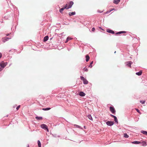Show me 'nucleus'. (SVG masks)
<instances>
[{"mask_svg":"<svg viewBox=\"0 0 147 147\" xmlns=\"http://www.w3.org/2000/svg\"><path fill=\"white\" fill-rule=\"evenodd\" d=\"M80 79L81 80L83 81V82L84 84H87L88 83V81L86 80V79H85L82 76H81L80 77Z\"/></svg>","mask_w":147,"mask_h":147,"instance_id":"f257e3e1","label":"nucleus"},{"mask_svg":"<svg viewBox=\"0 0 147 147\" xmlns=\"http://www.w3.org/2000/svg\"><path fill=\"white\" fill-rule=\"evenodd\" d=\"M110 111L113 114H115V110L114 108L112 107H110Z\"/></svg>","mask_w":147,"mask_h":147,"instance_id":"f03ea898","label":"nucleus"},{"mask_svg":"<svg viewBox=\"0 0 147 147\" xmlns=\"http://www.w3.org/2000/svg\"><path fill=\"white\" fill-rule=\"evenodd\" d=\"M7 63L2 62L0 63V65L3 68H4L7 65Z\"/></svg>","mask_w":147,"mask_h":147,"instance_id":"7ed1b4c3","label":"nucleus"},{"mask_svg":"<svg viewBox=\"0 0 147 147\" xmlns=\"http://www.w3.org/2000/svg\"><path fill=\"white\" fill-rule=\"evenodd\" d=\"M109 126H111L113 125L114 122L111 121H108L106 123Z\"/></svg>","mask_w":147,"mask_h":147,"instance_id":"20e7f679","label":"nucleus"},{"mask_svg":"<svg viewBox=\"0 0 147 147\" xmlns=\"http://www.w3.org/2000/svg\"><path fill=\"white\" fill-rule=\"evenodd\" d=\"M41 127L42 128L45 129H47V128H48L47 126L45 124H41Z\"/></svg>","mask_w":147,"mask_h":147,"instance_id":"39448f33","label":"nucleus"},{"mask_svg":"<svg viewBox=\"0 0 147 147\" xmlns=\"http://www.w3.org/2000/svg\"><path fill=\"white\" fill-rule=\"evenodd\" d=\"M107 32H108L112 34H114L115 33V32L114 31L110 30V29H107Z\"/></svg>","mask_w":147,"mask_h":147,"instance_id":"423d86ee","label":"nucleus"},{"mask_svg":"<svg viewBox=\"0 0 147 147\" xmlns=\"http://www.w3.org/2000/svg\"><path fill=\"white\" fill-rule=\"evenodd\" d=\"M9 39V38L8 37H5L3 38L2 41L3 42H5L8 39Z\"/></svg>","mask_w":147,"mask_h":147,"instance_id":"0eeeda50","label":"nucleus"},{"mask_svg":"<svg viewBox=\"0 0 147 147\" xmlns=\"http://www.w3.org/2000/svg\"><path fill=\"white\" fill-rule=\"evenodd\" d=\"M120 1V0H114L113 3L116 4H118Z\"/></svg>","mask_w":147,"mask_h":147,"instance_id":"6e6552de","label":"nucleus"},{"mask_svg":"<svg viewBox=\"0 0 147 147\" xmlns=\"http://www.w3.org/2000/svg\"><path fill=\"white\" fill-rule=\"evenodd\" d=\"M49 39V37L48 36H45L43 39V41L44 42L46 41L47 40H48Z\"/></svg>","mask_w":147,"mask_h":147,"instance_id":"1a4fd4ad","label":"nucleus"},{"mask_svg":"<svg viewBox=\"0 0 147 147\" xmlns=\"http://www.w3.org/2000/svg\"><path fill=\"white\" fill-rule=\"evenodd\" d=\"M79 95L82 96H85V94L82 92H81L79 93Z\"/></svg>","mask_w":147,"mask_h":147,"instance_id":"9d476101","label":"nucleus"},{"mask_svg":"<svg viewBox=\"0 0 147 147\" xmlns=\"http://www.w3.org/2000/svg\"><path fill=\"white\" fill-rule=\"evenodd\" d=\"M132 62L131 61H129L128 62H127V66L128 67H131V65L132 64Z\"/></svg>","mask_w":147,"mask_h":147,"instance_id":"9b49d317","label":"nucleus"},{"mask_svg":"<svg viewBox=\"0 0 147 147\" xmlns=\"http://www.w3.org/2000/svg\"><path fill=\"white\" fill-rule=\"evenodd\" d=\"M142 73V71H140L139 72L136 73V74L139 76H141Z\"/></svg>","mask_w":147,"mask_h":147,"instance_id":"f8f14e48","label":"nucleus"},{"mask_svg":"<svg viewBox=\"0 0 147 147\" xmlns=\"http://www.w3.org/2000/svg\"><path fill=\"white\" fill-rule=\"evenodd\" d=\"M86 62H88L89 61V60L90 59V57L88 55H86Z\"/></svg>","mask_w":147,"mask_h":147,"instance_id":"ddd939ff","label":"nucleus"},{"mask_svg":"<svg viewBox=\"0 0 147 147\" xmlns=\"http://www.w3.org/2000/svg\"><path fill=\"white\" fill-rule=\"evenodd\" d=\"M73 4H74V3L73 1H71L69 3V5L68 6L69 8H70L72 6Z\"/></svg>","mask_w":147,"mask_h":147,"instance_id":"4468645a","label":"nucleus"},{"mask_svg":"<svg viewBox=\"0 0 147 147\" xmlns=\"http://www.w3.org/2000/svg\"><path fill=\"white\" fill-rule=\"evenodd\" d=\"M76 13L75 12H69V16H71L72 15H74Z\"/></svg>","mask_w":147,"mask_h":147,"instance_id":"2eb2a0df","label":"nucleus"},{"mask_svg":"<svg viewBox=\"0 0 147 147\" xmlns=\"http://www.w3.org/2000/svg\"><path fill=\"white\" fill-rule=\"evenodd\" d=\"M126 33V32H125V31H120V32H118L116 33V34L117 35V34H120L121 33Z\"/></svg>","mask_w":147,"mask_h":147,"instance_id":"dca6fc26","label":"nucleus"},{"mask_svg":"<svg viewBox=\"0 0 147 147\" xmlns=\"http://www.w3.org/2000/svg\"><path fill=\"white\" fill-rule=\"evenodd\" d=\"M87 117L89 119L92 120L93 119L92 117L90 115H88L87 116Z\"/></svg>","mask_w":147,"mask_h":147,"instance_id":"f3484780","label":"nucleus"},{"mask_svg":"<svg viewBox=\"0 0 147 147\" xmlns=\"http://www.w3.org/2000/svg\"><path fill=\"white\" fill-rule=\"evenodd\" d=\"M141 132L143 134L147 136V131H141Z\"/></svg>","mask_w":147,"mask_h":147,"instance_id":"a211bd4d","label":"nucleus"},{"mask_svg":"<svg viewBox=\"0 0 147 147\" xmlns=\"http://www.w3.org/2000/svg\"><path fill=\"white\" fill-rule=\"evenodd\" d=\"M35 118L38 120H41L42 119V117H36Z\"/></svg>","mask_w":147,"mask_h":147,"instance_id":"6ab92c4d","label":"nucleus"},{"mask_svg":"<svg viewBox=\"0 0 147 147\" xmlns=\"http://www.w3.org/2000/svg\"><path fill=\"white\" fill-rule=\"evenodd\" d=\"M71 39H72V38H71L69 37H67V38L66 41L65 42V43L67 42L68 41H69L70 40H71Z\"/></svg>","mask_w":147,"mask_h":147,"instance_id":"aec40b11","label":"nucleus"},{"mask_svg":"<svg viewBox=\"0 0 147 147\" xmlns=\"http://www.w3.org/2000/svg\"><path fill=\"white\" fill-rule=\"evenodd\" d=\"M132 143L134 144H139L141 143V142L139 141H135L134 142H132Z\"/></svg>","mask_w":147,"mask_h":147,"instance_id":"412c9836","label":"nucleus"},{"mask_svg":"<svg viewBox=\"0 0 147 147\" xmlns=\"http://www.w3.org/2000/svg\"><path fill=\"white\" fill-rule=\"evenodd\" d=\"M51 109L50 108H43L42 110L44 111L49 110Z\"/></svg>","mask_w":147,"mask_h":147,"instance_id":"4be33fe9","label":"nucleus"},{"mask_svg":"<svg viewBox=\"0 0 147 147\" xmlns=\"http://www.w3.org/2000/svg\"><path fill=\"white\" fill-rule=\"evenodd\" d=\"M38 147H41V143L39 140H38Z\"/></svg>","mask_w":147,"mask_h":147,"instance_id":"5701e85b","label":"nucleus"},{"mask_svg":"<svg viewBox=\"0 0 147 147\" xmlns=\"http://www.w3.org/2000/svg\"><path fill=\"white\" fill-rule=\"evenodd\" d=\"M64 8L65 9H68L69 8V6H67V4H66V5H65V6Z\"/></svg>","mask_w":147,"mask_h":147,"instance_id":"b1692460","label":"nucleus"},{"mask_svg":"<svg viewBox=\"0 0 147 147\" xmlns=\"http://www.w3.org/2000/svg\"><path fill=\"white\" fill-rule=\"evenodd\" d=\"M115 10V9H111V10H109V11H107L105 13H108L110 12L111 11H113V10Z\"/></svg>","mask_w":147,"mask_h":147,"instance_id":"393cba45","label":"nucleus"},{"mask_svg":"<svg viewBox=\"0 0 147 147\" xmlns=\"http://www.w3.org/2000/svg\"><path fill=\"white\" fill-rule=\"evenodd\" d=\"M64 9H65L64 8V7H63V8H61L60 9V10H59V11H60V13H61L62 12V11H63V10Z\"/></svg>","mask_w":147,"mask_h":147,"instance_id":"a878e982","label":"nucleus"},{"mask_svg":"<svg viewBox=\"0 0 147 147\" xmlns=\"http://www.w3.org/2000/svg\"><path fill=\"white\" fill-rule=\"evenodd\" d=\"M124 136L126 138H127L129 137V136L126 134H124Z\"/></svg>","mask_w":147,"mask_h":147,"instance_id":"bb28decb","label":"nucleus"},{"mask_svg":"<svg viewBox=\"0 0 147 147\" xmlns=\"http://www.w3.org/2000/svg\"><path fill=\"white\" fill-rule=\"evenodd\" d=\"M142 143V145L143 146H145L147 144H146V142H143Z\"/></svg>","mask_w":147,"mask_h":147,"instance_id":"cd10ccee","label":"nucleus"},{"mask_svg":"<svg viewBox=\"0 0 147 147\" xmlns=\"http://www.w3.org/2000/svg\"><path fill=\"white\" fill-rule=\"evenodd\" d=\"M74 126L75 127H77V128H80V126L78 125H77L75 124L74 125Z\"/></svg>","mask_w":147,"mask_h":147,"instance_id":"c85d7f7f","label":"nucleus"},{"mask_svg":"<svg viewBox=\"0 0 147 147\" xmlns=\"http://www.w3.org/2000/svg\"><path fill=\"white\" fill-rule=\"evenodd\" d=\"M93 61H92L91 62V63H90V65L89 66V67L90 68H92V64H93Z\"/></svg>","mask_w":147,"mask_h":147,"instance_id":"c756f323","label":"nucleus"},{"mask_svg":"<svg viewBox=\"0 0 147 147\" xmlns=\"http://www.w3.org/2000/svg\"><path fill=\"white\" fill-rule=\"evenodd\" d=\"M135 109L136 110L137 112H138L140 114H141L139 110L137 109Z\"/></svg>","mask_w":147,"mask_h":147,"instance_id":"7c9ffc66","label":"nucleus"},{"mask_svg":"<svg viewBox=\"0 0 147 147\" xmlns=\"http://www.w3.org/2000/svg\"><path fill=\"white\" fill-rule=\"evenodd\" d=\"M114 119V120L115 121V122L117 123H118V120H117V117H115V118Z\"/></svg>","mask_w":147,"mask_h":147,"instance_id":"2f4dec72","label":"nucleus"},{"mask_svg":"<svg viewBox=\"0 0 147 147\" xmlns=\"http://www.w3.org/2000/svg\"><path fill=\"white\" fill-rule=\"evenodd\" d=\"M83 70H84V71H88V69L87 68H84V69H83Z\"/></svg>","mask_w":147,"mask_h":147,"instance_id":"473e14b6","label":"nucleus"},{"mask_svg":"<svg viewBox=\"0 0 147 147\" xmlns=\"http://www.w3.org/2000/svg\"><path fill=\"white\" fill-rule=\"evenodd\" d=\"M20 105H18L16 108V109L17 110H18L20 108Z\"/></svg>","mask_w":147,"mask_h":147,"instance_id":"72a5a7b5","label":"nucleus"},{"mask_svg":"<svg viewBox=\"0 0 147 147\" xmlns=\"http://www.w3.org/2000/svg\"><path fill=\"white\" fill-rule=\"evenodd\" d=\"M140 102L142 104H144L145 103V101H141V100L140 101Z\"/></svg>","mask_w":147,"mask_h":147,"instance_id":"f704fd0d","label":"nucleus"},{"mask_svg":"<svg viewBox=\"0 0 147 147\" xmlns=\"http://www.w3.org/2000/svg\"><path fill=\"white\" fill-rule=\"evenodd\" d=\"M95 30V29L94 28H92V31H94Z\"/></svg>","mask_w":147,"mask_h":147,"instance_id":"c9c22d12","label":"nucleus"},{"mask_svg":"<svg viewBox=\"0 0 147 147\" xmlns=\"http://www.w3.org/2000/svg\"><path fill=\"white\" fill-rule=\"evenodd\" d=\"M2 56V55L1 53H0V59L1 58Z\"/></svg>","mask_w":147,"mask_h":147,"instance_id":"e433bc0d","label":"nucleus"},{"mask_svg":"<svg viewBox=\"0 0 147 147\" xmlns=\"http://www.w3.org/2000/svg\"><path fill=\"white\" fill-rule=\"evenodd\" d=\"M111 115V116L112 117H114V115H111H111Z\"/></svg>","mask_w":147,"mask_h":147,"instance_id":"4c0bfd02","label":"nucleus"},{"mask_svg":"<svg viewBox=\"0 0 147 147\" xmlns=\"http://www.w3.org/2000/svg\"><path fill=\"white\" fill-rule=\"evenodd\" d=\"M46 129L47 130V131L48 132L49 131V129H48V128H47V129Z\"/></svg>","mask_w":147,"mask_h":147,"instance_id":"58836bf2","label":"nucleus"},{"mask_svg":"<svg viewBox=\"0 0 147 147\" xmlns=\"http://www.w3.org/2000/svg\"><path fill=\"white\" fill-rule=\"evenodd\" d=\"M27 147H29V145L28 144L27 146Z\"/></svg>","mask_w":147,"mask_h":147,"instance_id":"ea45409f","label":"nucleus"},{"mask_svg":"<svg viewBox=\"0 0 147 147\" xmlns=\"http://www.w3.org/2000/svg\"><path fill=\"white\" fill-rule=\"evenodd\" d=\"M116 117V116H114V117H113V118H114H114H115V117Z\"/></svg>","mask_w":147,"mask_h":147,"instance_id":"a19ab883","label":"nucleus"},{"mask_svg":"<svg viewBox=\"0 0 147 147\" xmlns=\"http://www.w3.org/2000/svg\"><path fill=\"white\" fill-rule=\"evenodd\" d=\"M9 35V34H7L6 35L7 36H8Z\"/></svg>","mask_w":147,"mask_h":147,"instance_id":"79ce46f5","label":"nucleus"},{"mask_svg":"<svg viewBox=\"0 0 147 147\" xmlns=\"http://www.w3.org/2000/svg\"><path fill=\"white\" fill-rule=\"evenodd\" d=\"M2 70V69H1L0 70V71H1Z\"/></svg>","mask_w":147,"mask_h":147,"instance_id":"37998d69","label":"nucleus"},{"mask_svg":"<svg viewBox=\"0 0 147 147\" xmlns=\"http://www.w3.org/2000/svg\"><path fill=\"white\" fill-rule=\"evenodd\" d=\"M84 128H85V126H84Z\"/></svg>","mask_w":147,"mask_h":147,"instance_id":"c03bdc74","label":"nucleus"}]
</instances>
